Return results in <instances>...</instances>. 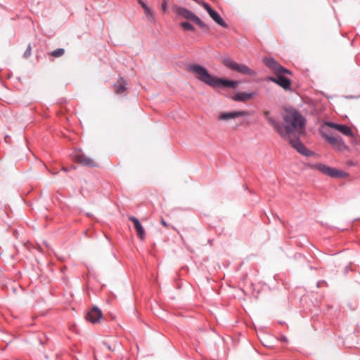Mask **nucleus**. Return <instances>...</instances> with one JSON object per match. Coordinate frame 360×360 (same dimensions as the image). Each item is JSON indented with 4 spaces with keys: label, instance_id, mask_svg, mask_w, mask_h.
Returning a JSON list of instances; mask_svg holds the SVG:
<instances>
[{
    "label": "nucleus",
    "instance_id": "f257e3e1",
    "mask_svg": "<svg viewBox=\"0 0 360 360\" xmlns=\"http://www.w3.org/2000/svg\"><path fill=\"white\" fill-rule=\"evenodd\" d=\"M283 135L281 136L285 139H290L292 136L299 138L304 132V120L295 110H286L283 116Z\"/></svg>",
    "mask_w": 360,
    "mask_h": 360
},
{
    "label": "nucleus",
    "instance_id": "f03ea898",
    "mask_svg": "<svg viewBox=\"0 0 360 360\" xmlns=\"http://www.w3.org/2000/svg\"><path fill=\"white\" fill-rule=\"evenodd\" d=\"M188 70L194 74L198 79L214 88L224 86L236 89L238 84V82L236 81L227 80L212 76L208 71L200 65H190L188 67Z\"/></svg>",
    "mask_w": 360,
    "mask_h": 360
},
{
    "label": "nucleus",
    "instance_id": "7ed1b4c3",
    "mask_svg": "<svg viewBox=\"0 0 360 360\" xmlns=\"http://www.w3.org/2000/svg\"><path fill=\"white\" fill-rule=\"evenodd\" d=\"M222 63L226 68L236 71L242 75L252 77L256 75L255 72L246 65L237 63L229 57H224L222 59Z\"/></svg>",
    "mask_w": 360,
    "mask_h": 360
},
{
    "label": "nucleus",
    "instance_id": "20e7f679",
    "mask_svg": "<svg viewBox=\"0 0 360 360\" xmlns=\"http://www.w3.org/2000/svg\"><path fill=\"white\" fill-rule=\"evenodd\" d=\"M311 168L315 169L323 174H326L331 178H340L345 179L349 176V174L335 167H331L323 164H316L311 166Z\"/></svg>",
    "mask_w": 360,
    "mask_h": 360
},
{
    "label": "nucleus",
    "instance_id": "39448f33",
    "mask_svg": "<svg viewBox=\"0 0 360 360\" xmlns=\"http://www.w3.org/2000/svg\"><path fill=\"white\" fill-rule=\"evenodd\" d=\"M177 13L182 16L184 18L195 22L202 29L208 28L207 25L205 23H204L198 16H196L193 12L185 8H178Z\"/></svg>",
    "mask_w": 360,
    "mask_h": 360
},
{
    "label": "nucleus",
    "instance_id": "423d86ee",
    "mask_svg": "<svg viewBox=\"0 0 360 360\" xmlns=\"http://www.w3.org/2000/svg\"><path fill=\"white\" fill-rule=\"evenodd\" d=\"M325 140L337 150L344 151L347 150L348 147L344 143L342 139L338 136H333L330 134H323Z\"/></svg>",
    "mask_w": 360,
    "mask_h": 360
},
{
    "label": "nucleus",
    "instance_id": "0eeeda50",
    "mask_svg": "<svg viewBox=\"0 0 360 360\" xmlns=\"http://www.w3.org/2000/svg\"><path fill=\"white\" fill-rule=\"evenodd\" d=\"M73 160L84 166H87L90 167H97L96 162L92 158L86 156L82 152H78L75 153L73 156Z\"/></svg>",
    "mask_w": 360,
    "mask_h": 360
},
{
    "label": "nucleus",
    "instance_id": "6e6552de",
    "mask_svg": "<svg viewBox=\"0 0 360 360\" xmlns=\"http://www.w3.org/2000/svg\"><path fill=\"white\" fill-rule=\"evenodd\" d=\"M264 64L272 70L275 75L276 74H290V72L281 66L276 60L273 58H264Z\"/></svg>",
    "mask_w": 360,
    "mask_h": 360
},
{
    "label": "nucleus",
    "instance_id": "1a4fd4ad",
    "mask_svg": "<svg viewBox=\"0 0 360 360\" xmlns=\"http://www.w3.org/2000/svg\"><path fill=\"white\" fill-rule=\"evenodd\" d=\"M200 4L216 23H217L218 25H221L223 27H227L226 23L224 21L220 15L217 12L214 11L208 4L205 2H202Z\"/></svg>",
    "mask_w": 360,
    "mask_h": 360
},
{
    "label": "nucleus",
    "instance_id": "9d476101",
    "mask_svg": "<svg viewBox=\"0 0 360 360\" xmlns=\"http://www.w3.org/2000/svg\"><path fill=\"white\" fill-rule=\"evenodd\" d=\"M249 115V112L246 110H239L233 112H221L219 116V120H229L236 119L239 117H245Z\"/></svg>",
    "mask_w": 360,
    "mask_h": 360
},
{
    "label": "nucleus",
    "instance_id": "9b49d317",
    "mask_svg": "<svg viewBox=\"0 0 360 360\" xmlns=\"http://www.w3.org/2000/svg\"><path fill=\"white\" fill-rule=\"evenodd\" d=\"M284 74H276V77H271L269 78V80L277 84L284 89H289L290 87L291 82L290 79L286 78Z\"/></svg>",
    "mask_w": 360,
    "mask_h": 360
},
{
    "label": "nucleus",
    "instance_id": "f8f14e48",
    "mask_svg": "<svg viewBox=\"0 0 360 360\" xmlns=\"http://www.w3.org/2000/svg\"><path fill=\"white\" fill-rule=\"evenodd\" d=\"M103 317L101 311L97 307H94L86 314V319L92 323H98Z\"/></svg>",
    "mask_w": 360,
    "mask_h": 360
},
{
    "label": "nucleus",
    "instance_id": "ddd939ff",
    "mask_svg": "<svg viewBox=\"0 0 360 360\" xmlns=\"http://www.w3.org/2000/svg\"><path fill=\"white\" fill-rule=\"evenodd\" d=\"M326 124L330 128L335 129L347 136H353L352 129L344 124H338L334 122H328Z\"/></svg>",
    "mask_w": 360,
    "mask_h": 360
},
{
    "label": "nucleus",
    "instance_id": "4468645a",
    "mask_svg": "<svg viewBox=\"0 0 360 360\" xmlns=\"http://www.w3.org/2000/svg\"><path fill=\"white\" fill-rule=\"evenodd\" d=\"M129 219L133 222V224L134 225V229H135L136 233H137L138 236L139 237V238L141 240H144L146 232H145L143 227L142 226L140 221H139V219L134 217H129Z\"/></svg>",
    "mask_w": 360,
    "mask_h": 360
},
{
    "label": "nucleus",
    "instance_id": "2eb2a0df",
    "mask_svg": "<svg viewBox=\"0 0 360 360\" xmlns=\"http://www.w3.org/2000/svg\"><path fill=\"white\" fill-rule=\"evenodd\" d=\"M295 139H292L290 138L288 139L291 146L295 148L300 153L308 155V150L301 142L297 140L298 138Z\"/></svg>",
    "mask_w": 360,
    "mask_h": 360
},
{
    "label": "nucleus",
    "instance_id": "dca6fc26",
    "mask_svg": "<svg viewBox=\"0 0 360 360\" xmlns=\"http://www.w3.org/2000/svg\"><path fill=\"white\" fill-rule=\"evenodd\" d=\"M255 93L240 92L235 94L232 98L236 101H246L253 97Z\"/></svg>",
    "mask_w": 360,
    "mask_h": 360
},
{
    "label": "nucleus",
    "instance_id": "f3484780",
    "mask_svg": "<svg viewBox=\"0 0 360 360\" xmlns=\"http://www.w3.org/2000/svg\"><path fill=\"white\" fill-rule=\"evenodd\" d=\"M127 82L123 78H120L115 84V91L117 94H122L126 90Z\"/></svg>",
    "mask_w": 360,
    "mask_h": 360
},
{
    "label": "nucleus",
    "instance_id": "a211bd4d",
    "mask_svg": "<svg viewBox=\"0 0 360 360\" xmlns=\"http://www.w3.org/2000/svg\"><path fill=\"white\" fill-rule=\"evenodd\" d=\"M267 121L269 124L272 126L281 136L284 134L283 127L278 124L272 117H267Z\"/></svg>",
    "mask_w": 360,
    "mask_h": 360
},
{
    "label": "nucleus",
    "instance_id": "6ab92c4d",
    "mask_svg": "<svg viewBox=\"0 0 360 360\" xmlns=\"http://www.w3.org/2000/svg\"><path fill=\"white\" fill-rule=\"evenodd\" d=\"M65 53V50L63 49H57L51 52V56L55 58H58L62 56Z\"/></svg>",
    "mask_w": 360,
    "mask_h": 360
},
{
    "label": "nucleus",
    "instance_id": "aec40b11",
    "mask_svg": "<svg viewBox=\"0 0 360 360\" xmlns=\"http://www.w3.org/2000/svg\"><path fill=\"white\" fill-rule=\"evenodd\" d=\"M181 27L184 30H187V31H193L194 30V27L191 23L188 22H181Z\"/></svg>",
    "mask_w": 360,
    "mask_h": 360
},
{
    "label": "nucleus",
    "instance_id": "412c9836",
    "mask_svg": "<svg viewBox=\"0 0 360 360\" xmlns=\"http://www.w3.org/2000/svg\"><path fill=\"white\" fill-rule=\"evenodd\" d=\"M144 13L149 20H153V12L150 8L144 11Z\"/></svg>",
    "mask_w": 360,
    "mask_h": 360
},
{
    "label": "nucleus",
    "instance_id": "4be33fe9",
    "mask_svg": "<svg viewBox=\"0 0 360 360\" xmlns=\"http://www.w3.org/2000/svg\"><path fill=\"white\" fill-rule=\"evenodd\" d=\"M162 9L165 11L166 9H167V3L166 2H163L162 4Z\"/></svg>",
    "mask_w": 360,
    "mask_h": 360
},
{
    "label": "nucleus",
    "instance_id": "5701e85b",
    "mask_svg": "<svg viewBox=\"0 0 360 360\" xmlns=\"http://www.w3.org/2000/svg\"><path fill=\"white\" fill-rule=\"evenodd\" d=\"M138 3L141 5V7H143L146 5L142 0H138Z\"/></svg>",
    "mask_w": 360,
    "mask_h": 360
},
{
    "label": "nucleus",
    "instance_id": "b1692460",
    "mask_svg": "<svg viewBox=\"0 0 360 360\" xmlns=\"http://www.w3.org/2000/svg\"><path fill=\"white\" fill-rule=\"evenodd\" d=\"M161 224H162L164 226H165V227H168V224H167V223L164 219H162V220H161Z\"/></svg>",
    "mask_w": 360,
    "mask_h": 360
},
{
    "label": "nucleus",
    "instance_id": "393cba45",
    "mask_svg": "<svg viewBox=\"0 0 360 360\" xmlns=\"http://www.w3.org/2000/svg\"><path fill=\"white\" fill-rule=\"evenodd\" d=\"M264 115L266 117V119L267 120V117H270L269 116V111H264Z\"/></svg>",
    "mask_w": 360,
    "mask_h": 360
},
{
    "label": "nucleus",
    "instance_id": "a878e982",
    "mask_svg": "<svg viewBox=\"0 0 360 360\" xmlns=\"http://www.w3.org/2000/svg\"><path fill=\"white\" fill-rule=\"evenodd\" d=\"M30 48L29 47L26 52L25 53V55H30Z\"/></svg>",
    "mask_w": 360,
    "mask_h": 360
},
{
    "label": "nucleus",
    "instance_id": "bb28decb",
    "mask_svg": "<svg viewBox=\"0 0 360 360\" xmlns=\"http://www.w3.org/2000/svg\"><path fill=\"white\" fill-rule=\"evenodd\" d=\"M143 11H146V9L149 8V7L147 5H145L143 7H142Z\"/></svg>",
    "mask_w": 360,
    "mask_h": 360
},
{
    "label": "nucleus",
    "instance_id": "cd10ccee",
    "mask_svg": "<svg viewBox=\"0 0 360 360\" xmlns=\"http://www.w3.org/2000/svg\"><path fill=\"white\" fill-rule=\"evenodd\" d=\"M281 340L283 341V342H286L287 341V338L285 337H283L281 338Z\"/></svg>",
    "mask_w": 360,
    "mask_h": 360
}]
</instances>
